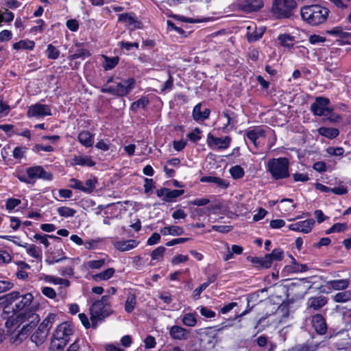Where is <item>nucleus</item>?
<instances>
[{
	"mask_svg": "<svg viewBox=\"0 0 351 351\" xmlns=\"http://www.w3.org/2000/svg\"><path fill=\"white\" fill-rule=\"evenodd\" d=\"M26 321H28L29 323L24 325L15 337L10 338V342L12 344L18 345L27 337L38 325L40 316L35 313V310H29L28 312H21L16 316L8 317L5 325L8 331H11L12 329L16 330Z\"/></svg>",
	"mask_w": 351,
	"mask_h": 351,
	"instance_id": "obj_1",
	"label": "nucleus"
},
{
	"mask_svg": "<svg viewBox=\"0 0 351 351\" xmlns=\"http://www.w3.org/2000/svg\"><path fill=\"white\" fill-rule=\"evenodd\" d=\"M9 296L12 298H10L11 300L4 302V314L12 313V315L16 316L23 310V312L34 310L32 308H29L34 300V296L31 293L21 294L19 291H12L3 295L8 299H9Z\"/></svg>",
	"mask_w": 351,
	"mask_h": 351,
	"instance_id": "obj_2",
	"label": "nucleus"
},
{
	"mask_svg": "<svg viewBox=\"0 0 351 351\" xmlns=\"http://www.w3.org/2000/svg\"><path fill=\"white\" fill-rule=\"evenodd\" d=\"M330 11L319 4L304 5L300 8L302 19L311 26H317L325 23Z\"/></svg>",
	"mask_w": 351,
	"mask_h": 351,
	"instance_id": "obj_3",
	"label": "nucleus"
},
{
	"mask_svg": "<svg viewBox=\"0 0 351 351\" xmlns=\"http://www.w3.org/2000/svg\"><path fill=\"white\" fill-rule=\"evenodd\" d=\"M296 8L295 0H273L271 13L278 20L291 19L293 18Z\"/></svg>",
	"mask_w": 351,
	"mask_h": 351,
	"instance_id": "obj_4",
	"label": "nucleus"
},
{
	"mask_svg": "<svg viewBox=\"0 0 351 351\" xmlns=\"http://www.w3.org/2000/svg\"><path fill=\"white\" fill-rule=\"evenodd\" d=\"M267 170L275 180L289 178V160L286 157L273 158L268 160Z\"/></svg>",
	"mask_w": 351,
	"mask_h": 351,
	"instance_id": "obj_5",
	"label": "nucleus"
},
{
	"mask_svg": "<svg viewBox=\"0 0 351 351\" xmlns=\"http://www.w3.org/2000/svg\"><path fill=\"white\" fill-rule=\"evenodd\" d=\"M136 85V80L134 77L122 80V82L117 83L116 86H106L104 84L101 88V92L103 93H108L118 97H123L129 95L134 88Z\"/></svg>",
	"mask_w": 351,
	"mask_h": 351,
	"instance_id": "obj_6",
	"label": "nucleus"
},
{
	"mask_svg": "<svg viewBox=\"0 0 351 351\" xmlns=\"http://www.w3.org/2000/svg\"><path fill=\"white\" fill-rule=\"evenodd\" d=\"M90 314L96 317L106 319L113 313L110 298L108 295H102L100 300H95L89 308Z\"/></svg>",
	"mask_w": 351,
	"mask_h": 351,
	"instance_id": "obj_7",
	"label": "nucleus"
},
{
	"mask_svg": "<svg viewBox=\"0 0 351 351\" xmlns=\"http://www.w3.org/2000/svg\"><path fill=\"white\" fill-rule=\"evenodd\" d=\"M218 119L222 123L221 130L228 132L237 129L239 123V115L229 108H224L219 112Z\"/></svg>",
	"mask_w": 351,
	"mask_h": 351,
	"instance_id": "obj_8",
	"label": "nucleus"
},
{
	"mask_svg": "<svg viewBox=\"0 0 351 351\" xmlns=\"http://www.w3.org/2000/svg\"><path fill=\"white\" fill-rule=\"evenodd\" d=\"M329 104L328 98L322 96L317 97L315 102L311 105V111L316 116H328L333 111V108L328 107Z\"/></svg>",
	"mask_w": 351,
	"mask_h": 351,
	"instance_id": "obj_9",
	"label": "nucleus"
},
{
	"mask_svg": "<svg viewBox=\"0 0 351 351\" xmlns=\"http://www.w3.org/2000/svg\"><path fill=\"white\" fill-rule=\"evenodd\" d=\"M232 138L229 136L224 138L217 137L211 133L207 135L206 143L209 148L211 149H226L230 145Z\"/></svg>",
	"mask_w": 351,
	"mask_h": 351,
	"instance_id": "obj_10",
	"label": "nucleus"
},
{
	"mask_svg": "<svg viewBox=\"0 0 351 351\" xmlns=\"http://www.w3.org/2000/svg\"><path fill=\"white\" fill-rule=\"evenodd\" d=\"M26 173L30 180L34 181L36 179L51 181L53 179L51 173L46 171L42 166L35 165L26 169Z\"/></svg>",
	"mask_w": 351,
	"mask_h": 351,
	"instance_id": "obj_11",
	"label": "nucleus"
},
{
	"mask_svg": "<svg viewBox=\"0 0 351 351\" xmlns=\"http://www.w3.org/2000/svg\"><path fill=\"white\" fill-rule=\"evenodd\" d=\"M51 107L46 104L36 103L30 106L27 111V116L29 118L32 117H44L51 116Z\"/></svg>",
	"mask_w": 351,
	"mask_h": 351,
	"instance_id": "obj_12",
	"label": "nucleus"
},
{
	"mask_svg": "<svg viewBox=\"0 0 351 351\" xmlns=\"http://www.w3.org/2000/svg\"><path fill=\"white\" fill-rule=\"evenodd\" d=\"M311 324L315 332L319 335H324L328 330L326 318L320 313H316L311 316Z\"/></svg>",
	"mask_w": 351,
	"mask_h": 351,
	"instance_id": "obj_13",
	"label": "nucleus"
},
{
	"mask_svg": "<svg viewBox=\"0 0 351 351\" xmlns=\"http://www.w3.org/2000/svg\"><path fill=\"white\" fill-rule=\"evenodd\" d=\"M72 326L67 322L59 324L53 332L52 337L56 339L66 340L69 342L71 335H73Z\"/></svg>",
	"mask_w": 351,
	"mask_h": 351,
	"instance_id": "obj_14",
	"label": "nucleus"
},
{
	"mask_svg": "<svg viewBox=\"0 0 351 351\" xmlns=\"http://www.w3.org/2000/svg\"><path fill=\"white\" fill-rule=\"evenodd\" d=\"M240 8L247 13L256 12L264 6L263 0H241Z\"/></svg>",
	"mask_w": 351,
	"mask_h": 351,
	"instance_id": "obj_15",
	"label": "nucleus"
},
{
	"mask_svg": "<svg viewBox=\"0 0 351 351\" xmlns=\"http://www.w3.org/2000/svg\"><path fill=\"white\" fill-rule=\"evenodd\" d=\"M265 33V29L257 27L255 24H252L247 27L246 38L248 43H254L259 40Z\"/></svg>",
	"mask_w": 351,
	"mask_h": 351,
	"instance_id": "obj_16",
	"label": "nucleus"
},
{
	"mask_svg": "<svg viewBox=\"0 0 351 351\" xmlns=\"http://www.w3.org/2000/svg\"><path fill=\"white\" fill-rule=\"evenodd\" d=\"M118 21L126 23L128 25L133 26L135 29H142L143 23L138 21L134 12H125L118 16Z\"/></svg>",
	"mask_w": 351,
	"mask_h": 351,
	"instance_id": "obj_17",
	"label": "nucleus"
},
{
	"mask_svg": "<svg viewBox=\"0 0 351 351\" xmlns=\"http://www.w3.org/2000/svg\"><path fill=\"white\" fill-rule=\"evenodd\" d=\"M246 137L257 147V140L260 137H265V130L262 125L254 126L245 131Z\"/></svg>",
	"mask_w": 351,
	"mask_h": 351,
	"instance_id": "obj_18",
	"label": "nucleus"
},
{
	"mask_svg": "<svg viewBox=\"0 0 351 351\" xmlns=\"http://www.w3.org/2000/svg\"><path fill=\"white\" fill-rule=\"evenodd\" d=\"M202 103H198L193 107L192 111V117L195 121H204L208 119L210 117V110L209 108H205L203 111H202Z\"/></svg>",
	"mask_w": 351,
	"mask_h": 351,
	"instance_id": "obj_19",
	"label": "nucleus"
},
{
	"mask_svg": "<svg viewBox=\"0 0 351 351\" xmlns=\"http://www.w3.org/2000/svg\"><path fill=\"white\" fill-rule=\"evenodd\" d=\"M350 284V280L349 278H346L328 280L326 282V286L329 289L344 291L349 287Z\"/></svg>",
	"mask_w": 351,
	"mask_h": 351,
	"instance_id": "obj_20",
	"label": "nucleus"
},
{
	"mask_svg": "<svg viewBox=\"0 0 351 351\" xmlns=\"http://www.w3.org/2000/svg\"><path fill=\"white\" fill-rule=\"evenodd\" d=\"M328 302L327 298L324 295L311 297L308 300V308L318 311L324 306Z\"/></svg>",
	"mask_w": 351,
	"mask_h": 351,
	"instance_id": "obj_21",
	"label": "nucleus"
},
{
	"mask_svg": "<svg viewBox=\"0 0 351 351\" xmlns=\"http://www.w3.org/2000/svg\"><path fill=\"white\" fill-rule=\"evenodd\" d=\"M247 261L252 263L253 267L257 269H268L271 267V265L265 255L263 257L248 256Z\"/></svg>",
	"mask_w": 351,
	"mask_h": 351,
	"instance_id": "obj_22",
	"label": "nucleus"
},
{
	"mask_svg": "<svg viewBox=\"0 0 351 351\" xmlns=\"http://www.w3.org/2000/svg\"><path fill=\"white\" fill-rule=\"evenodd\" d=\"M171 338L178 340L186 339L189 335V330L179 326H173L169 330Z\"/></svg>",
	"mask_w": 351,
	"mask_h": 351,
	"instance_id": "obj_23",
	"label": "nucleus"
},
{
	"mask_svg": "<svg viewBox=\"0 0 351 351\" xmlns=\"http://www.w3.org/2000/svg\"><path fill=\"white\" fill-rule=\"evenodd\" d=\"M94 136L95 134L89 131L83 130L78 134L77 140L84 147L89 148L93 145Z\"/></svg>",
	"mask_w": 351,
	"mask_h": 351,
	"instance_id": "obj_24",
	"label": "nucleus"
},
{
	"mask_svg": "<svg viewBox=\"0 0 351 351\" xmlns=\"http://www.w3.org/2000/svg\"><path fill=\"white\" fill-rule=\"evenodd\" d=\"M139 241L135 239L128 241H117L114 243V247L121 252L128 251L138 246Z\"/></svg>",
	"mask_w": 351,
	"mask_h": 351,
	"instance_id": "obj_25",
	"label": "nucleus"
},
{
	"mask_svg": "<svg viewBox=\"0 0 351 351\" xmlns=\"http://www.w3.org/2000/svg\"><path fill=\"white\" fill-rule=\"evenodd\" d=\"M319 346V343H314L312 339H308L303 343L296 344L290 350L291 351H316Z\"/></svg>",
	"mask_w": 351,
	"mask_h": 351,
	"instance_id": "obj_26",
	"label": "nucleus"
},
{
	"mask_svg": "<svg viewBox=\"0 0 351 351\" xmlns=\"http://www.w3.org/2000/svg\"><path fill=\"white\" fill-rule=\"evenodd\" d=\"M291 265H286L285 270L289 273H299L305 272L308 270V267L306 264H301L291 255Z\"/></svg>",
	"mask_w": 351,
	"mask_h": 351,
	"instance_id": "obj_27",
	"label": "nucleus"
},
{
	"mask_svg": "<svg viewBox=\"0 0 351 351\" xmlns=\"http://www.w3.org/2000/svg\"><path fill=\"white\" fill-rule=\"evenodd\" d=\"M277 40L280 46L285 48L292 49L294 46L295 36L289 34H280L278 36Z\"/></svg>",
	"mask_w": 351,
	"mask_h": 351,
	"instance_id": "obj_28",
	"label": "nucleus"
},
{
	"mask_svg": "<svg viewBox=\"0 0 351 351\" xmlns=\"http://www.w3.org/2000/svg\"><path fill=\"white\" fill-rule=\"evenodd\" d=\"M16 245L24 247L26 249L27 254L36 259L41 260L42 256L41 252L40 250H38L36 247V246L34 244H28L27 243H25L23 244L17 243L16 241H13Z\"/></svg>",
	"mask_w": 351,
	"mask_h": 351,
	"instance_id": "obj_29",
	"label": "nucleus"
},
{
	"mask_svg": "<svg viewBox=\"0 0 351 351\" xmlns=\"http://www.w3.org/2000/svg\"><path fill=\"white\" fill-rule=\"evenodd\" d=\"M48 334L46 330L38 326L36 330L32 335L30 339L36 346H40L45 342Z\"/></svg>",
	"mask_w": 351,
	"mask_h": 351,
	"instance_id": "obj_30",
	"label": "nucleus"
},
{
	"mask_svg": "<svg viewBox=\"0 0 351 351\" xmlns=\"http://www.w3.org/2000/svg\"><path fill=\"white\" fill-rule=\"evenodd\" d=\"M165 251H166V248L162 245L158 246V247L154 249L151 252L150 256H151L152 259H151V262L149 263V265L151 266H153L155 265V263H154L153 261H156V262L162 261Z\"/></svg>",
	"mask_w": 351,
	"mask_h": 351,
	"instance_id": "obj_31",
	"label": "nucleus"
},
{
	"mask_svg": "<svg viewBox=\"0 0 351 351\" xmlns=\"http://www.w3.org/2000/svg\"><path fill=\"white\" fill-rule=\"evenodd\" d=\"M318 133L322 136L329 139H334L339 134V130L335 128L320 127L318 130Z\"/></svg>",
	"mask_w": 351,
	"mask_h": 351,
	"instance_id": "obj_32",
	"label": "nucleus"
},
{
	"mask_svg": "<svg viewBox=\"0 0 351 351\" xmlns=\"http://www.w3.org/2000/svg\"><path fill=\"white\" fill-rule=\"evenodd\" d=\"M73 164L82 167H93L96 165V162L93 160L90 156H75L73 159Z\"/></svg>",
	"mask_w": 351,
	"mask_h": 351,
	"instance_id": "obj_33",
	"label": "nucleus"
},
{
	"mask_svg": "<svg viewBox=\"0 0 351 351\" xmlns=\"http://www.w3.org/2000/svg\"><path fill=\"white\" fill-rule=\"evenodd\" d=\"M114 273L115 269L110 267L100 273L93 275L92 279L96 282L101 280H108L113 276Z\"/></svg>",
	"mask_w": 351,
	"mask_h": 351,
	"instance_id": "obj_34",
	"label": "nucleus"
},
{
	"mask_svg": "<svg viewBox=\"0 0 351 351\" xmlns=\"http://www.w3.org/2000/svg\"><path fill=\"white\" fill-rule=\"evenodd\" d=\"M35 47V43L33 40L25 39L20 40L13 44V49L15 50L26 49L32 51Z\"/></svg>",
	"mask_w": 351,
	"mask_h": 351,
	"instance_id": "obj_35",
	"label": "nucleus"
},
{
	"mask_svg": "<svg viewBox=\"0 0 351 351\" xmlns=\"http://www.w3.org/2000/svg\"><path fill=\"white\" fill-rule=\"evenodd\" d=\"M33 238L36 241H39L40 243L43 244L45 247H48L50 243L48 241V238L53 239L58 242H62V239L59 237L53 234H40L36 233Z\"/></svg>",
	"mask_w": 351,
	"mask_h": 351,
	"instance_id": "obj_36",
	"label": "nucleus"
},
{
	"mask_svg": "<svg viewBox=\"0 0 351 351\" xmlns=\"http://www.w3.org/2000/svg\"><path fill=\"white\" fill-rule=\"evenodd\" d=\"M149 99L147 96H142L139 99L132 103L130 106V110L133 112H137L139 108L145 110L149 104Z\"/></svg>",
	"mask_w": 351,
	"mask_h": 351,
	"instance_id": "obj_37",
	"label": "nucleus"
},
{
	"mask_svg": "<svg viewBox=\"0 0 351 351\" xmlns=\"http://www.w3.org/2000/svg\"><path fill=\"white\" fill-rule=\"evenodd\" d=\"M102 57L104 60L103 68L105 71L112 70L115 68L118 65L120 60L119 56L108 57L103 55Z\"/></svg>",
	"mask_w": 351,
	"mask_h": 351,
	"instance_id": "obj_38",
	"label": "nucleus"
},
{
	"mask_svg": "<svg viewBox=\"0 0 351 351\" xmlns=\"http://www.w3.org/2000/svg\"><path fill=\"white\" fill-rule=\"evenodd\" d=\"M184 193V190L183 189H173L171 190L168 189L167 193L166 195L163 197V201L165 202H174L176 201V199L182 195Z\"/></svg>",
	"mask_w": 351,
	"mask_h": 351,
	"instance_id": "obj_39",
	"label": "nucleus"
},
{
	"mask_svg": "<svg viewBox=\"0 0 351 351\" xmlns=\"http://www.w3.org/2000/svg\"><path fill=\"white\" fill-rule=\"evenodd\" d=\"M332 300L337 303H344L351 300V289L338 292L332 295Z\"/></svg>",
	"mask_w": 351,
	"mask_h": 351,
	"instance_id": "obj_40",
	"label": "nucleus"
},
{
	"mask_svg": "<svg viewBox=\"0 0 351 351\" xmlns=\"http://www.w3.org/2000/svg\"><path fill=\"white\" fill-rule=\"evenodd\" d=\"M56 314L50 313L47 315V316L43 319V321L38 326L40 328L46 330L48 333L50 329L52 328L53 324L56 320Z\"/></svg>",
	"mask_w": 351,
	"mask_h": 351,
	"instance_id": "obj_41",
	"label": "nucleus"
},
{
	"mask_svg": "<svg viewBox=\"0 0 351 351\" xmlns=\"http://www.w3.org/2000/svg\"><path fill=\"white\" fill-rule=\"evenodd\" d=\"M265 256L271 265L274 261H282L283 259L284 252L280 248H275L270 254H267Z\"/></svg>",
	"mask_w": 351,
	"mask_h": 351,
	"instance_id": "obj_42",
	"label": "nucleus"
},
{
	"mask_svg": "<svg viewBox=\"0 0 351 351\" xmlns=\"http://www.w3.org/2000/svg\"><path fill=\"white\" fill-rule=\"evenodd\" d=\"M315 220L313 219H308L304 221H300V232L308 234L311 232L315 225Z\"/></svg>",
	"mask_w": 351,
	"mask_h": 351,
	"instance_id": "obj_43",
	"label": "nucleus"
},
{
	"mask_svg": "<svg viewBox=\"0 0 351 351\" xmlns=\"http://www.w3.org/2000/svg\"><path fill=\"white\" fill-rule=\"evenodd\" d=\"M98 183V179L95 176L93 178L88 179L85 182V186L82 185V192L90 194L93 192L96 187V184Z\"/></svg>",
	"mask_w": 351,
	"mask_h": 351,
	"instance_id": "obj_44",
	"label": "nucleus"
},
{
	"mask_svg": "<svg viewBox=\"0 0 351 351\" xmlns=\"http://www.w3.org/2000/svg\"><path fill=\"white\" fill-rule=\"evenodd\" d=\"M64 254V252H63L61 246H60V248L58 250L57 252H52L51 257L49 258V259H47L46 261L49 264H53L60 262L63 260L69 259V258L66 256H61V254Z\"/></svg>",
	"mask_w": 351,
	"mask_h": 351,
	"instance_id": "obj_45",
	"label": "nucleus"
},
{
	"mask_svg": "<svg viewBox=\"0 0 351 351\" xmlns=\"http://www.w3.org/2000/svg\"><path fill=\"white\" fill-rule=\"evenodd\" d=\"M136 304V297L134 294H129L125 302V311L128 313H131Z\"/></svg>",
	"mask_w": 351,
	"mask_h": 351,
	"instance_id": "obj_46",
	"label": "nucleus"
},
{
	"mask_svg": "<svg viewBox=\"0 0 351 351\" xmlns=\"http://www.w3.org/2000/svg\"><path fill=\"white\" fill-rule=\"evenodd\" d=\"M67 343L68 342H66V339L60 340L51 337L50 349L51 351H63Z\"/></svg>",
	"mask_w": 351,
	"mask_h": 351,
	"instance_id": "obj_47",
	"label": "nucleus"
},
{
	"mask_svg": "<svg viewBox=\"0 0 351 351\" xmlns=\"http://www.w3.org/2000/svg\"><path fill=\"white\" fill-rule=\"evenodd\" d=\"M182 324L186 326L193 327L197 324L196 313H188L183 315Z\"/></svg>",
	"mask_w": 351,
	"mask_h": 351,
	"instance_id": "obj_48",
	"label": "nucleus"
},
{
	"mask_svg": "<svg viewBox=\"0 0 351 351\" xmlns=\"http://www.w3.org/2000/svg\"><path fill=\"white\" fill-rule=\"evenodd\" d=\"M229 173L234 180L241 179L245 175V171L243 168L239 165L232 167L229 170Z\"/></svg>",
	"mask_w": 351,
	"mask_h": 351,
	"instance_id": "obj_49",
	"label": "nucleus"
},
{
	"mask_svg": "<svg viewBox=\"0 0 351 351\" xmlns=\"http://www.w3.org/2000/svg\"><path fill=\"white\" fill-rule=\"evenodd\" d=\"M45 56L48 59L56 60L60 56V51L52 44H49L45 51Z\"/></svg>",
	"mask_w": 351,
	"mask_h": 351,
	"instance_id": "obj_50",
	"label": "nucleus"
},
{
	"mask_svg": "<svg viewBox=\"0 0 351 351\" xmlns=\"http://www.w3.org/2000/svg\"><path fill=\"white\" fill-rule=\"evenodd\" d=\"M259 56L260 51L258 48L250 47L246 53V58L248 62L249 60L256 62L259 59Z\"/></svg>",
	"mask_w": 351,
	"mask_h": 351,
	"instance_id": "obj_51",
	"label": "nucleus"
},
{
	"mask_svg": "<svg viewBox=\"0 0 351 351\" xmlns=\"http://www.w3.org/2000/svg\"><path fill=\"white\" fill-rule=\"evenodd\" d=\"M57 212L60 217L66 218L73 217L76 213V210L75 209L66 206H60L58 208Z\"/></svg>",
	"mask_w": 351,
	"mask_h": 351,
	"instance_id": "obj_52",
	"label": "nucleus"
},
{
	"mask_svg": "<svg viewBox=\"0 0 351 351\" xmlns=\"http://www.w3.org/2000/svg\"><path fill=\"white\" fill-rule=\"evenodd\" d=\"M348 228L346 223H336L330 228L326 230V234H329L333 232H342Z\"/></svg>",
	"mask_w": 351,
	"mask_h": 351,
	"instance_id": "obj_53",
	"label": "nucleus"
},
{
	"mask_svg": "<svg viewBox=\"0 0 351 351\" xmlns=\"http://www.w3.org/2000/svg\"><path fill=\"white\" fill-rule=\"evenodd\" d=\"M202 131L198 127L194 128L192 132L187 134L186 136L192 143H197L202 138Z\"/></svg>",
	"mask_w": 351,
	"mask_h": 351,
	"instance_id": "obj_54",
	"label": "nucleus"
},
{
	"mask_svg": "<svg viewBox=\"0 0 351 351\" xmlns=\"http://www.w3.org/2000/svg\"><path fill=\"white\" fill-rule=\"evenodd\" d=\"M90 53L87 49L77 48L72 55V59L84 58L90 56Z\"/></svg>",
	"mask_w": 351,
	"mask_h": 351,
	"instance_id": "obj_55",
	"label": "nucleus"
},
{
	"mask_svg": "<svg viewBox=\"0 0 351 351\" xmlns=\"http://www.w3.org/2000/svg\"><path fill=\"white\" fill-rule=\"evenodd\" d=\"M106 263L104 258H100L98 260H91L87 262V267L92 269H98L101 268Z\"/></svg>",
	"mask_w": 351,
	"mask_h": 351,
	"instance_id": "obj_56",
	"label": "nucleus"
},
{
	"mask_svg": "<svg viewBox=\"0 0 351 351\" xmlns=\"http://www.w3.org/2000/svg\"><path fill=\"white\" fill-rule=\"evenodd\" d=\"M21 201L20 199L10 197L5 202V208L8 211H11L21 204Z\"/></svg>",
	"mask_w": 351,
	"mask_h": 351,
	"instance_id": "obj_57",
	"label": "nucleus"
},
{
	"mask_svg": "<svg viewBox=\"0 0 351 351\" xmlns=\"http://www.w3.org/2000/svg\"><path fill=\"white\" fill-rule=\"evenodd\" d=\"M27 149L26 147H16L13 150L12 156L15 159L20 160L25 157Z\"/></svg>",
	"mask_w": 351,
	"mask_h": 351,
	"instance_id": "obj_58",
	"label": "nucleus"
},
{
	"mask_svg": "<svg viewBox=\"0 0 351 351\" xmlns=\"http://www.w3.org/2000/svg\"><path fill=\"white\" fill-rule=\"evenodd\" d=\"M145 349H152L156 347V341L154 337L151 335H147L143 341Z\"/></svg>",
	"mask_w": 351,
	"mask_h": 351,
	"instance_id": "obj_59",
	"label": "nucleus"
},
{
	"mask_svg": "<svg viewBox=\"0 0 351 351\" xmlns=\"http://www.w3.org/2000/svg\"><path fill=\"white\" fill-rule=\"evenodd\" d=\"M210 199L206 197L203 198H197L188 202V205L197 206H203L209 204Z\"/></svg>",
	"mask_w": 351,
	"mask_h": 351,
	"instance_id": "obj_60",
	"label": "nucleus"
},
{
	"mask_svg": "<svg viewBox=\"0 0 351 351\" xmlns=\"http://www.w3.org/2000/svg\"><path fill=\"white\" fill-rule=\"evenodd\" d=\"M144 191L146 194L150 193L153 189L156 187V182L152 178L144 179Z\"/></svg>",
	"mask_w": 351,
	"mask_h": 351,
	"instance_id": "obj_61",
	"label": "nucleus"
},
{
	"mask_svg": "<svg viewBox=\"0 0 351 351\" xmlns=\"http://www.w3.org/2000/svg\"><path fill=\"white\" fill-rule=\"evenodd\" d=\"M168 232L172 236H180L182 235L184 230L182 227L178 226H168Z\"/></svg>",
	"mask_w": 351,
	"mask_h": 351,
	"instance_id": "obj_62",
	"label": "nucleus"
},
{
	"mask_svg": "<svg viewBox=\"0 0 351 351\" xmlns=\"http://www.w3.org/2000/svg\"><path fill=\"white\" fill-rule=\"evenodd\" d=\"M32 150L38 153L40 151L46 152H51L54 151V147L51 145H43L41 144H36Z\"/></svg>",
	"mask_w": 351,
	"mask_h": 351,
	"instance_id": "obj_63",
	"label": "nucleus"
},
{
	"mask_svg": "<svg viewBox=\"0 0 351 351\" xmlns=\"http://www.w3.org/2000/svg\"><path fill=\"white\" fill-rule=\"evenodd\" d=\"M14 18V13L6 9L5 11L0 15V23H10L13 21Z\"/></svg>",
	"mask_w": 351,
	"mask_h": 351,
	"instance_id": "obj_64",
	"label": "nucleus"
}]
</instances>
